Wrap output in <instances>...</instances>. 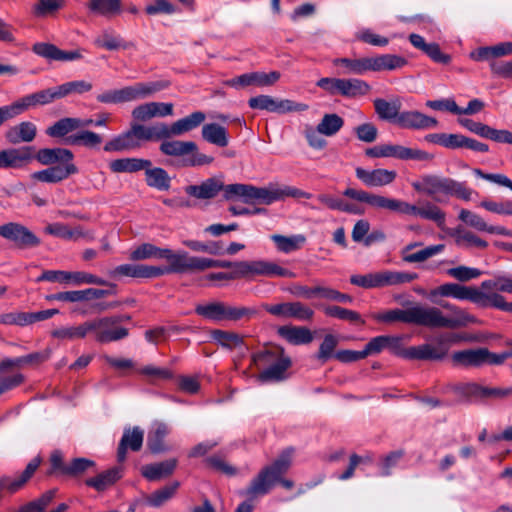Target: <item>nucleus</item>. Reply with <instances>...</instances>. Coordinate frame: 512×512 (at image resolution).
<instances>
[{
	"mask_svg": "<svg viewBox=\"0 0 512 512\" xmlns=\"http://www.w3.org/2000/svg\"><path fill=\"white\" fill-rule=\"evenodd\" d=\"M343 195L358 202L365 203L374 209L420 216L421 218L436 222L439 227H442L445 224V212L430 202H427L422 207H418L399 199L389 198L380 194H374L354 188H347L343 192Z\"/></svg>",
	"mask_w": 512,
	"mask_h": 512,
	"instance_id": "1",
	"label": "nucleus"
},
{
	"mask_svg": "<svg viewBox=\"0 0 512 512\" xmlns=\"http://www.w3.org/2000/svg\"><path fill=\"white\" fill-rule=\"evenodd\" d=\"M222 196L226 201H242L246 204H266L269 205L284 197H300L303 193L293 187L285 186L278 188L256 187L250 184H228L223 183Z\"/></svg>",
	"mask_w": 512,
	"mask_h": 512,
	"instance_id": "2",
	"label": "nucleus"
},
{
	"mask_svg": "<svg viewBox=\"0 0 512 512\" xmlns=\"http://www.w3.org/2000/svg\"><path fill=\"white\" fill-rule=\"evenodd\" d=\"M462 340L458 334H449L437 339V344L425 343L405 348L402 336L386 335V349L392 354L407 360L440 361L449 351L448 342L456 343Z\"/></svg>",
	"mask_w": 512,
	"mask_h": 512,
	"instance_id": "3",
	"label": "nucleus"
},
{
	"mask_svg": "<svg viewBox=\"0 0 512 512\" xmlns=\"http://www.w3.org/2000/svg\"><path fill=\"white\" fill-rule=\"evenodd\" d=\"M251 365L262 370L257 376L258 381L280 382L287 378V370L292 361L279 346H271L258 351L251 356Z\"/></svg>",
	"mask_w": 512,
	"mask_h": 512,
	"instance_id": "4",
	"label": "nucleus"
},
{
	"mask_svg": "<svg viewBox=\"0 0 512 512\" xmlns=\"http://www.w3.org/2000/svg\"><path fill=\"white\" fill-rule=\"evenodd\" d=\"M413 188L421 193L430 196L439 203L446 202L443 197L454 196L464 201H470L473 190L468 188L464 182L456 181L449 177L438 175H424L419 182L413 183Z\"/></svg>",
	"mask_w": 512,
	"mask_h": 512,
	"instance_id": "5",
	"label": "nucleus"
},
{
	"mask_svg": "<svg viewBox=\"0 0 512 512\" xmlns=\"http://www.w3.org/2000/svg\"><path fill=\"white\" fill-rule=\"evenodd\" d=\"M292 455V448L284 450L271 465L265 466L260 470L242 494L248 495L251 499H258L268 494L276 482L280 480V477L289 470L292 463Z\"/></svg>",
	"mask_w": 512,
	"mask_h": 512,
	"instance_id": "6",
	"label": "nucleus"
},
{
	"mask_svg": "<svg viewBox=\"0 0 512 512\" xmlns=\"http://www.w3.org/2000/svg\"><path fill=\"white\" fill-rule=\"evenodd\" d=\"M440 306L448 311L450 315L446 316L441 309L435 306H424L423 312L427 328H449L456 329L466 327L469 324L478 323V319L456 305L449 302H442Z\"/></svg>",
	"mask_w": 512,
	"mask_h": 512,
	"instance_id": "7",
	"label": "nucleus"
},
{
	"mask_svg": "<svg viewBox=\"0 0 512 512\" xmlns=\"http://www.w3.org/2000/svg\"><path fill=\"white\" fill-rule=\"evenodd\" d=\"M159 150L162 154L175 158L178 167L204 166L214 161L212 156L201 153L193 141L162 139Z\"/></svg>",
	"mask_w": 512,
	"mask_h": 512,
	"instance_id": "8",
	"label": "nucleus"
},
{
	"mask_svg": "<svg viewBox=\"0 0 512 512\" xmlns=\"http://www.w3.org/2000/svg\"><path fill=\"white\" fill-rule=\"evenodd\" d=\"M186 255V251L174 252L168 248H159L151 243H143L131 252L130 259L133 261H140L149 258L166 259L169 264L168 266L154 267L162 270L163 275L170 273L184 274Z\"/></svg>",
	"mask_w": 512,
	"mask_h": 512,
	"instance_id": "9",
	"label": "nucleus"
},
{
	"mask_svg": "<svg viewBox=\"0 0 512 512\" xmlns=\"http://www.w3.org/2000/svg\"><path fill=\"white\" fill-rule=\"evenodd\" d=\"M195 313L205 320L219 323L223 321L237 322L244 318H250L256 314V310L244 306H232L223 301H210L197 304Z\"/></svg>",
	"mask_w": 512,
	"mask_h": 512,
	"instance_id": "10",
	"label": "nucleus"
},
{
	"mask_svg": "<svg viewBox=\"0 0 512 512\" xmlns=\"http://www.w3.org/2000/svg\"><path fill=\"white\" fill-rule=\"evenodd\" d=\"M418 278L416 273L398 272L391 270H383L368 274H355L350 277L352 285L364 288H382L386 286L400 285L409 283Z\"/></svg>",
	"mask_w": 512,
	"mask_h": 512,
	"instance_id": "11",
	"label": "nucleus"
},
{
	"mask_svg": "<svg viewBox=\"0 0 512 512\" xmlns=\"http://www.w3.org/2000/svg\"><path fill=\"white\" fill-rule=\"evenodd\" d=\"M454 366L465 368H479L484 365H501V353L491 352L488 348L479 347L455 351L451 356Z\"/></svg>",
	"mask_w": 512,
	"mask_h": 512,
	"instance_id": "12",
	"label": "nucleus"
},
{
	"mask_svg": "<svg viewBox=\"0 0 512 512\" xmlns=\"http://www.w3.org/2000/svg\"><path fill=\"white\" fill-rule=\"evenodd\" d=\"M235 274L237 279H252L257 276H280L287 278L294 276L290 270L266 260L238 261Z\"/></svg>",
	"mask_w": 512,
	"mask_h": 512,
	"instance_id": "13",
	"label": "nucleus"
},
{
	"mask_svg": "<svg viewBox=\"0 0 512 512\" xmlns=\"http://www.w3.org/2000/svg\"><path fill=\"white\" fill-rule=\"evenodd\" d=\"M372 318L378 322L392 324L396 322L426 327L423 305L413 304L406 309H391L380 313H374Z\"/></svg>",
	"mask_w": 512,
	"mask_h": 512,
	"instance_id": "14",
	"label": "nucleus"
},
{
	"mask_svg": "<svg viewBox=\"0 0 512 512\" xmlns=\"http://www.w3.org/2000/svg\"><path fill=\"white\" fill-rule=\"evenodd\" d=\"M88 331L94 334L95 340L99 343L119 341L129 334L126 328L116 325L111 316L88 321Z\"/></svg>",
	"mask_w": 512,
	"mask_h": 512,
	"instance_id": "15",
	"label": "nucleus"
},
{
	"mask_svg": "<svg viewBox=\"0 0 512 512\" xmlns=\"http://www.w3.org/2000/svg\"><path fill=\"white\" fill-rule=\"evenodd\" d=\"M38 282L41 281H49V282H59V283H69L72 282L74 284H96V285H109L111 287H115L114 284L107 283L102 278H99L91 273L77 271V272H69L63 270H46L44 271L38 278Z\"/></svg>",
	"mask_w": 512,
	"mask_h": 512,
	"instance_id": "16",
	"label": "nucleus"
},
{
	"mask_svg": "<svg viewBox=\"0 0 512 512\" xmlns=\"http://www.w3.org/2000/svg\"><path fill=\"white\" fill-rule=\"evenodd\" d=\"M454 298L469 300L480 308L498 309L500 294L485 289L481 283L479 288L459 285Z\"/></svg>",
	"mask_w": 512,
	"mask_h": 512,
	"instance_id": "17",
	"label": "nucleus"
},
{
	"mask_svg": "<svg viewBox=\"0 0 512 512\" xmlns=\"http://www.w3.org/2000/svg\"><path fill=\"white\" fill-rule=\"evenodd\" d=\"M248 105L252 109L265 110L268 112L284 114L294 111H303L307 105L296 103L289 99H274L269 95H259L248 100Z\"/></svg>",
	"mask_w": 512,
	"mask_h": 512,
	"instance_id": "18",
	"label": "nucleus"
},
{
	"mask_svg": "<svg viewBox=\"0 0 512 512\" xmlns=\"http://www.w3.org/2000/svg\"><path fill=\"white\" fill-rule=\"evenodd\" d=\"M168 80H158L151 82H137L130 86L119 89L121 103L137 101L148 98L157 92H160L170 86Z\"/></svg>",
	"mask_w": 512,
	"mask_h": 512,
	"instance_id": "19",
	"label": "nucleus"
},
{
	"mask_svg": "<svg viewBox=\"0 0 512 512\" xmlns=\"http://www.w3.org/2000/svg\"><path fill=\"white\" fill-rule=\"evenodd\" d=\"M263 309L278 318H293L298 321L310 320L314 311L301 302H283L277 304H264Z\"/></svg>",
	"mask_w": 512,
	"mask_h": 512,
	"instance_id": "20",
	"label": "nucleus"
},
{
	"mask_svg": "<svg viewBox=\"0 0 512 512\" xmlns=\"http://www.w3.org/2000/svg\"><path fill=\"white\" fill-rule=\"evenodd\" d=\"M0 236L13 242L20 248L36 247L39 238L25 226L10 222L0 226Z\"/></svg>",
	"mask_w": 512,
	"mask_h": 512,
	"instance_id": "21",
	"label": "nucleus"
},
{
	"mask_svg": "<svg viewBox=\"0 0 512 512\" xmlns=\"http://www.w3.org/2000/svg\"><path fill=\"white\" fill-rule=\"evenodd\" d=\"M279 78L280 73L277 71L269 73L251 72L228 79L224 84L235 89H242L249 86L265 87L273 85L279 80Z\"/></svg>",
	"mask_w": 512,
	"mask_h": 512,
	"instance_id": "22",
	"label": "nucleus"
},
{
	"mask_svg": "<svg viewBox=\"0 0 512 512\" xmlns=\"http://www.w3.org/2000/svg\"><path fill=\"white\" fill-rule=\"evenodd\" d=\"M32 51L38 56L48 59L50 61L69 62L82 59L83 52L85 50L76 49L71 51H65L61 50L54 44L38 42L33 45Z\"/></svg>",
	"mask_w": 512,
	"mask_h": 512,
	"instance_id": "23",
	"label": "nucleus"
},
{
	"mask_svg": "<svg viewBox=\"0 0 512 512\" xmlns=\"http://www.w3.org/2000/svg\"><path fill=\"white\" fill-rule=\"evenodd\" d=\"M33 159V148L22 146L20 148H9L0 150L1 169H19L26 166Z\"/></svg>",
	"mask_w": 512,
	"mask_h": 512,
	"instance_id": "24",
	"label": "nucleus"
},
{
	"mask_svg": "<svg viewBox=\"0 0 512 512\" xmlns=\"http://www.w3.org/2000/svg\"><path fill=\"white\" fill-rule=\"evenodd\" d=\"M163 275V271L152 265L145 264H122L109 271L112 278L132 277V278H156Z\"/></svg>",
	"mask_w": 512,
	"mask_h": 512,
	"instance_id": "25",
	"label": "nucleus"
},
{
	"mask_svg": "<svg viewBox=\"0 0 512 512\" xmlns=\"http://www.w3.org/2000/svg\"><path fill=\"white\" fill-rule=\"evenodd\" d=\"M173 113L172 103L148 102L136 106L132 110V118L138 122H146L154 117L170 116Z\"/></svg>",
	"mask_w": 512,
	"mask_h": 512,
	"instance_id": "26",
	"label": "nucleus"
},
{
	"mask_svg": "<svg viewBox=\"0 0 512 512\" xmlns=\"http://www.w3.org/2000/svg\"><path fill=\"white\" fill-rule=\"evenodd\" d=\"M238 261L215 260L205 257L191 256L187 253L185 262V273L200 272L209 268H227L230 272H236Z\"/></svg>",
	"mask_w": 512,
	"mask_h": 512,
	"instance_id": "27",
	"label": "nucleus"
},
{
	"mask_svg": "<svg viewBox=\"0 0 512 512\" xmlns=\"http://www.w3.org/2000/svg\"><path fill=\"white\" fill-rule=\"evenodd\" d=\"M356 177L368 187H382L391 184L397 176L396 171L387 169L365 170L357 167Z\"/></svg>",
	"mask_w": 512,
	"mask_h": 512,
	"instance_id": "28",
	"label": "nucleus"
},
{
	"mask_svg": "<svg viewBox=\"0 0 512 512\" xmlns=\"http://www.w3.org/2000/svg\"><path fill=\"white\" fill-rule=\"evenodd\" d=\"M144 439V431L136 426L133 428H126L123 432L122 438L118 445L117 460L124 462L126 460L127 450L130 449L137 452L141 449Z\"/></svg>",
	"mask_w": 512,
	"mask_h": 512,
	"instance_id": "29",
	"label": "nucleus"
},
{
	"mask_svg": "<svg viewBox=\"0 0 512 512\" xmlns=\"http://www.w3.org/2000/svg\"><path fill=\"white\" fill-rule=\"evenodd\" d=\"M399 127L412 130H425L435 128L438 121L434 117L425 115L419 111H403L398 119Z\"/></svg>",
	"mask_w": 512,
	"mask_h": 512,
	"instance_id": "30",
	"label": "nucleus"
},
{
	"mask_svg": "<svg viewBox=\"0 0 512 512\" xmlns=\"http://www.w3.org/2000/svg\"><path fill=\"white\" fill-rule=\"evenodd\" d=\"M37 135V127L30 121H22L11 126L5 132V139L12 145L30 143Z\"/></svg>",
	"mask_w": 512,
	"mask_h": 512,
	"instance_id": "31",
	"label": "nucleus"
},
{
	"mask_svg": "<svg viewBox=\"0 0 512 512\" xmlns=\"http://www.w3.org/2000/svg\"><path fill=\"white\" fill-rule=\"evenodd\" d=\"M223 188V181L217 177L204 180L199 185H189L185 188L187 195L200 200H208L216 197Z\"/></svg>",
	"mask_w": 512,
	"mask_h": 512,
	"instance_id": "32",
	"label": "nucleus"
},
{
	"mask_svg": "<svg viewBox=\"0 0 512 512\" xmlns=\"http://www.w3.org/2000/svg\"><path fill=\"white\" fill-rule=\"evenodd\" d=\"M206 119L205 113L202 111H195L190 115L181 118L170 126L167 125V138L174 136H181L199 127Z\"/></svg>",
	"mask_w": 512,
	"mask_h": 512,
	"instance_id": "33",
	"label": "nucleus"
},
{
	"mask_svg": "<svg viewBox=\"0 0 512 512\" xmlns=\"http://www.w3.org/2000/svg\"><path fill=\"white\" fill-rule=\"evenodd\" d=\"M383 156L393 157L401 160L430 161L433 156L426 151L413 149L401 145L382 144Z\"/></svg>",
	"mask_w": 512,
	"mask_h": 512,
	"instance_id": "34",
	"label": "nucleus"
},
{
	"mask_svg": "<svg viewBox=\"0 0 512 512\" xmlns=\"http://www.w3.org/2000/svg\"><path fill=\"white\" fill-rule=\"evenodd\" d=\"M375 112L379 119L398 124V119L401 115V100L394 97L390 100L383 98H376L373 101Z\"/></svg>",
	"mask_w": 512,
	"mask_h": 512,
	"instance_id": "35",
	"label": "nucleus"
},
{
	"mask_svg": "<svg viewBox=\"0 0 512 512\" xmlns=\"http://www.w3.org/2000/svg\"><path fill=\"white\" fill-rule=\"evenodd\" d=\"M77 171V167L74 164L57 165L34 172L31 177L41 182L57 183L77 173Z\"/></svg>",
	"mask_w": 512,
	"mask_h": 512,
	"instance_id": "36",
	"label": "nucleus"
},
{
	"mask_svg": "<svg viewBox=\"0 0 512 512\" xmlns=\"http://www.w3.org/2000/svg\"><path fill=\"white\" fill-rule=\"evenodd\" d=\"M38 106L35 94L26 95L15 102L0 107V126L7 120L21 115L30 108Z\"/></svg>",
	"mask_w": 512,
	"mask_h": 512,
	"instance_id": "37",
	"label": "nucleus"
},
{
	"mask_svg": "<svg viewBox=\"0 0 512 512\" xmlns=\"http://www.w3.org/2000/svg\"><path fill=\"white\" fill-rule=\"evenodd\" d=\"M38 106L35 94L26 95L15 102L0 107V126L7 120L21 115L30 108Z\"/></svg>",
	"mask_w": 512,
	"mask_h": 512,
	"instance_id": "38",
	"label": "nucleus"
},
{
	"mask_svg": "<svg viewBox=\"0 0 512 512\" xmlns=\"http://www.w3.org/2000/svg\"><path fill=\"white\" fill-rule=\"evenodd\" d=\"M130 126L139 143H142L143 141L148 142L167 139V124L165 123H156L151 126H145L135 122L131 123Z\"/></svg>",
	"mask_w": 512,
	"mask_h": 512,
	"instance_id": "39",
	"label": "nucleus"
},
{
	"mask_svg": "<svg viewBox=\"0 0 512 512\" xmlns=\"http://www.w3.org/2000/svg\"><path fill=\"white\" fill-rule=\"evenodd\" d=\"M141 143L135 137V134L130 127L129 130L113 137L104 145L105 152H122L138 149Z\"/></svg>",
	"mask_w": 512,
	"mask_h": 512,
	"instance_id": "40",
	"label": "nucleus"
},
{
	"mask_svg": "<svg viewBox=\"0 0 512 512\" xmlns=\"http://www.w3.org/2000/svg\"><path fill=\"white\" fill-rule=\"evenodd\" d=\"M277 333L292 345H304L312 342L313 333L306 327L285 325L278 328Z\"/></svg>",
	"mask_w": 512,
	"mask_h": 512,
	"instance_id": "41",
	"label": "nucleus"
},
{
	"mask_svg": "<svg viewBox=\"0 0 512 512\" xmlns=\"http://www.w3.org/2000/svg\"><path fill=\"white\" fill-rule=\"evenodd\" d=\"M35 158L43 165L55 163L67 165L72 164L73 153L65 148H43L37 152Z\"/></svg>",
	"mask_w": 512,
	"mask_h": 512,
	"instance_id": "42",
	"label": "nucleus"
},
{
	"mask_svg": "<svg viewBox=\"0 0 512 512\" xmlns=\"http://www.w3.org/2000/svg\"><path fill=\"white\" fill-rule=\"evenodd\" d=\"M407 60L396 54H382L370 57V71H393L407 65Z\"/></svg>",
	"mask_w": 512,
	"mask_h": 512,
	"instance_id": "43",
	"label": "nucleus"
},
{
	"mask_svg": "<svg viewBox=\"0 0 512 512\" xmlns=\"http://www.w3.org/2000/svg\"><path fill=\"white\" fill-rule=\"evenodd\" d=\"M512 49L507 42L494 46L480 47L470 53V58L475 61H495L496 58L510 55Z\"/></svg>",
	"mask_w": 512,
	"mask_h": 512,
	"instance_id": "44",
	"label": "nucleus"
},
{
	"mask_svg": "<svg viewBox=\"0 0 512 512\" xmlns=\"http://www.w3.org/2000/svg\"><path fill=\"white\" fill-rule=\"evenodd\" d=\"M211 338L218 345L229 350L248 349L244 343V336L236 332L215 329L211 331Z\"/></svg>",
	"mask_w": 512,
	"mask_h": 512,
	"instance_id": "45",
	"label": "nucleus"
},
{
	"mask_svg": "<svg viewBox=\"0 0 512 512\" xmlns=\"http://www.w3.org/2000/svg\"><path fill=\"white\" fill-rule=\"evenodd\" d=\"M176 466L177 460L175 458L155 464H148L142 467V475L150 481H156L171 475Z\"/></svg>",
	"mask_w": 512,
	"mask_h": 512,
	"instance_id": "46",
	"label": "nucleus"
},
{
	"mask_svg": "<svg viewBox=\"0 0 512 512\" xmlns=\"http://www.w3.org/2000/svg\"><path fill=\"white\" fill-rule=\"evenodd\" d=\"M49 358V353L35 352L17 358H5L0 362V375L9 372L15 367H22L27 364L42 363Z\"/></svg>",
	"mask_w": 512,
	"mask_h": 512,
	"instance_id": "47",
	"label": "nucleus"
},
{
	"mask_svg": "<svg viewBox=\"0 0 512 512\" xmlns=\"http://www.w3.org/2000/svg\"><path fill=\"white\" fill-rule=\"evenodd\" d=\"M152 166L148 159L121 158L110 162L109 167L115 173H135Z\"/></svg>",
	"mask_w": 512,
	"mask_h": 512,
	"instance_id": "48",
	"label": "nucleus"
},
{
	"mask_svg": "<svg viewBox=\"0 0 512 512\" xmlns=\"http://www.w3.org/2000/svg\"><path fill=\"white\" fill-rule=\"evenodd\" d=\"M169 427L163 422H154L147 436V445L152 453H160L166 450L164 438L169 433Z\"/></svg>",
	"mask_w": 512,
	"mask_h": 512,
	"instance_id": "49",
	"label": "nucleus"
},
{
	"mask_svg": "<svg viewBox=\"0 0 512 512\" xmlns=\"http://www.w3.org/2000/svg\"><path fill=\"white\" fill-rule=\"evenodd\" d=\"M121 473V468L113 467L98 474L95 477L87 479L85 481V484L89 487L94 488L97 491H104L121 478Z\"/></svg>",
	"mask_w": 512,
	"mask_h": 512,
	"instance_id": "50",
	"label": "nucleus"
},
{
	"mask_svg": "<svg viewBox=\"0 0 512 512\" xmlns=\"http://www.w3.org/2000/svg\"><path fill=\"white\" fill-rule=\"evenodd\" d=\"M449 235L454 237L455 243L460 247L485 249L488 246L487 241L481 239L472 231L464 230L461 227L450 230Z\"/></svg>",
	"mask_w": 512,
	"mask_h": 512,
	"instance_id": "51",
	"label": "nucleus"
},
{
	"mask_svg": "<svg viewBox=\"0 0 512 512\" xmlns=\"http://www.w3.org/2000/svg\"><path fill=\"white\" fill-rule=\"evenodd\" d=\"M270 239L274 242L279 252L286 254L301 249L306 242V238L301 234L291 236L273 234L270 236Z\"/></svg>",
	"mask_w": 512,
	"mask_h": 512,
	"instance_id": "52",
	"label": "nucleus"
},
{
	"mask_svg": "<svg viewBox=\"0 0 512 512\" xmlns=\"http://www.w3.org/2000/svg\"><path fill=\"white\" fill-rule=\"evenodd\" d=\"M88 9L95 14L111 18L122 12L121 0H89Z\"/></svg>",
	"mask_w": 512,
	"mask_h": 512,
	"instance_id": "53",
	"label": "nucleus"
},
{
	"mask_svg": "<svg viewBox=\"0 0 512 512\" xmlns=\"http://www.w3.org/2000/svg\"><path fill=\"white\" fill-rule=\"evenodd\" d=\"M202 137L207 142L219 147H226L228 145L226 128L216 123L205 124L202 127Z\"/></svg>",
	"mask_w": 512,
	"mask_h": 512,
	"instance_id": "54",
	"label": "nucleus"
},
{
	"mask_svg": "<svg viewBox=\"0 0 512 512\" xmlns=\"http://www.w3.org/2000/svg\"><path fill=\"white\" fill-rule=\"evenodd\" d=\"M65 142L69 145H78L93 149L100 146L102 143V137L93 131L81 130L69 135L65 139Z\"/></svg>",
	"mask_w": 512,
	"mask_h": 512,
	"instance_id": "55",
	"label": "nucleus"
},
{
	"mask_svg": "<svg viewBox=\"0 0 512 512\" xmlns=\"http://www.w3.org/2000/svg\"><path fill=\"white\" fill-rule=\"evenodd\" d=\"M483 388L484 386L478 383H465L453 386L452 390L461 401L482 402Z\"/></svg>",
	"mask_w": 512,
	"mask_h": 512,
	"instance_id": "56",
	"label": "nucleus"
},
{
	"mask_svg": "<svg viewBox=\"0 0 512 512\" xmlns=\"http://www.w3.org/2000/svg\"><path fill=\"white\" fill-rule=\"evenodd\" d=\"M145 180L148 186L156 188L160 191L168 190L171 179L163 168H145Z\"/></svg>",
	"mask_w": 512,
	"mask_h": 512,
	"instance_id": "57",
	"label": "nucleus"
},
{
	"mask_svg": "<svg viewBox=\"0 0 512 512\" xmlns=\"http://www.w3.org/2000/svg\"><path fill=\"white\" fill-rule=\"evenodd\" d=\"M64 6V0H36L31 7V13L36 18H46L56 14Z\"/></svg>",
	"mask_w": 512,
	"mask_h": 512,
	"instance_id": "58",
	"label": "nucleus"
},
{
	"mask_svg": "<svg viewBox=\"0 0 512 512\" xmlns=\"http://www.w3.org/2000/svg\"><path fill=\"white\" fill-rule=\"evenodd\" d=\"M89 334L88 321L79 326L60 327L51 332L53 338L59 340H74L85 338Z\"/></svg>",
	"mask_w": 512,
	"mask_h": 512,
	"instance_id": "59",
	"label": "nucleus"
},
{
	"mask_svg": "<svg viewBox=\"0 0 512 512\" xmlns=\"http://www.w3.org/2000/svg\"><path fill=\"white\" fill-rule=\"evenodd\" d=\"M227 454L220 451L204 459V463L211 469L218 471L227 476H234L237 474V469L226 461Z\"/></svg>",
	"mask_w": 512,
	"mask_h": 512,
	"instance_id": "60",
	"label": "nucleus"
},
{
	"mask_svg": "<svg viewBox=\"0 0 512 512\" xmlns=\"http://www.w3.org/2000/svg\"><path fill=\"white\" fill-rule=\"evenodd\" d=\"M324 313L327 316L337 318L340 320L348 321L350 323L364 325L365 321L362 319L361 315L353 310H349L346 308H342L336 305H329L324 308Z\"/></svg>",
	"mask_w": 512,
	"mask_h": 512,
	"instance_id": "61",
	"label": "nucleus"
},
{
	"mask_svg": "<svg viewBox=\"0 0 512 512\" xmlns=\"http://www.w3.org/2000/svg\"><path fill=\"white\" fill-rule=\"evenodd\" d=\"M48 233L51 235L66 239V240H78L85 236V233L81 226L70 228L69 226L62 223H54L47 227Z\"/></svg>",
	"mask_w": 512,
	"mask_h": 512,
	"instance_id": "62",
	"label": "nucleus"
},
{
	"mask_svg": "<svg viewBox=\"0 0 512 512\" xmlns=\"http://www.w3.org/2000/svg\"><path fill=\"white\" fill-rule=\"evenodd\" d=\"M371 90L370 85L361 79H344L343 96L355 98L368 94Z\"/></svg>",
	"mask_w": 512,
	"mask_h": 512,
	"instance_id": "63",
	"label": "nucleus"
},
{
	"mask_svg": "<svg viewBox=\"0 0 512 512\" xmlns=\"http://www.w3.org/2000/svg\"><path fill=\"white\" fill-rule=\"evenodd\" d=\"M485 289L496 293H509L512 294V277L507 275H495L493 278L482 282Z\"/></svg>",
	"mask_w": 512,
	"mask_h": 512,
	"instance_id": "64",
	"label": "nucleus"
}]
</instances>
